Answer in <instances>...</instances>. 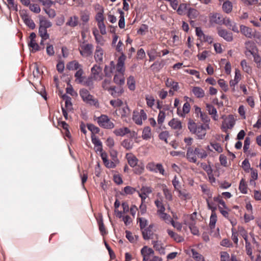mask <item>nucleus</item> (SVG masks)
Returning <instances> with one entry per match:
<instances>
[{"label":"nucleus","mask_w":261,"mask_h":261,"mask_svg":"<svg viewBox=\"0 0 261 261\" xmlns=\"http://www.w3.org/2000/svg\"><path fill=\"white\" fill-rule=\"evenodd\" d=\"M222 196L225 198H228V192H223L222 196L214 197L213 199L214 201L207 199V204L208 208L212 210V212H215V210L217 209V205H218L219 211L222 215L225 217L228 218V208L226 207L225 202L223 199Z\"/></svg>","instance_id":"f257e3e1"},{"label":"nucleus","mask_w":261,"mask_h":261,"mask_svg":"<svg viewBox=\"0 0 261 261\" xmlns=\"http://www.w3.org/2000/svg\"><path fill=\"white\" fill-rule=\"evenodd\" d=\"M188 127L190 132L195 134L199 139H203L205 136L206 130L210 129L208 123L197 125L196 123L192 120L189 121Z\"/></svg>","instance_id":"f03ea898"},{"label":"nucleus","mask_w":261,"mask_h":261,"mask_svg":"<svg viewBox=\"0 0 261 261\" xmlns=\"http://www.w3.org/2000/svg\"><path fill=\"white\" fill-rule=\"evenodd\" d=\"M80 95L83 100L87 104L92 106H94L96 108L99 107L98 99L94 98L93 95H91L89 91H88L87 89H81L80 91Z\"/></svg>","instance_id":"7ed1b4c3"},{"label":"nucleus","mask_w":261,"mask_h":261,"mask_svg":"<svg viewBox=\"0 0 261 261\" xmlns=\"http://www.w3.org/2000/svg\"><path fill=\"white\" fill-rule=\"evenodd\" d=\"M79 50L80 55L84 57H88L92 55L93 50V45L91 43H87L85 41L80 43Z\"/></svg>","instance_id":"20e7f679"},{"label":"nucleus","mask_w":261,"mask_h":261,"mask_svg":"<svg viewBox=\"0 0 261 261\" xmlns=\"http://www.w3.org/2000/svg\"><path fill=\"white\" fill-rule=\"evenodd\" d=\"M97 119L98 125L101 127L106 129H112L115 126L114 123L106 115H101Z\"/></svg>","instance_id":"39448f33"},{"label":"nucleus","mask_w":261,"mask_h":261,"mask_svg":"<svg viewBox=\"0 0 261 261\" xmlns=\"http://www.w3.org/2000/svg\"><path fill=\"white\" fill-rule=\"evenodd\" d=\"M91 78L94 81H100L103 78V74L102 73V68L100 65L97 64L94 65L91 69Z\"/></svg>","instance_id":"423d86ee"},{"label":"nucleus","mask_w":261,"mask_h":261,"mask_svg":"<svg viewBox=\"0 0 261 261\" xmlns=\"http://www.w3.org/2000/svg\"><path fill=\"white\" fill-rule=\"evenodd\" d=\"M146 119L147 115L143 110H141L139 112H134L133 120L137 124L142 125V120Z\"/></svg>","instance_id":"0eeeda50"},{"label":"nucleus","mask_w":261,"mask_h":261,"mask_svg":"<svg viewBox=\"0 0 261 261\" xmlns=\"http://www.w3.org/2000/svg\"><path fill=\"white\" fill-rule=\"evenodd\" d=\"M126 60V56L123 53L118 58L117 64L116 65V73H119L124 74L125 68L124 66V63Z\"/></svg>","instance_id":"6e6552de"},{"label":"nucleus","mask_w":261,"mask_h":261,"mask_svg":"<svg viewBox=\"0 0 261 261\" xmlns=\"http://www.w3.org/2000/svg\"><path fill=\"white\" fill-rule=\"evenodd\" d=\"M20 16L23 20L24 23L31 29L35 28V24L33 20L31 18L25 11L22 10L20 12Z\"/></svg>","instance_id":"1a4fd4ad"},{"label":"nucleus","mask_w":261,"mask_h":261,"mask_svg":"<svg viewBox=\"0 0 261 261\" xmlns=\"http://www.w3.org/2000/svg\"><path fill=\"white\" fill-rule=\"evenodd\" d=\"M152 189L150 187L142 186L140 189V191H137L139 197L141 198L142 202H145V199L148 195L151 193Z\"/></svg>","instance_id":"9d476101"},{"label":"nucleus","mask_w":261,"mask_h":261,"mask_svg":"<svg viewBox=\"0 0 261 261\" xmlns=\"http://www.w3.org/2000/svg\"><path fill=\"white\" fill-rule=\"evenodd\" d=\"M224 22V17L219 13H211L210 15V22L213 24H221Z\"/></svg>","instance_id":"9b49d317"},{"label":"nucleus","mask_w":261,"mask_h":261,"mask_svg":"<svg viewBox=\"0 0 261 261\" xmlns=\"http://www.w3.org/2000/svg\"><path fill=\"white\" fill-rule=\"evenodd\" d=\"M191 163H195L197 162V155L195 151L191 147L187 148V153L186 156Z\"/></svg>","instance_id":"f8f14e48"},{"label":"nucleus","mask_w":261,"mask_h":261,"mask_svg":"<svg viewBox=\"0 0 261 261\" xmlns=\"http://www.w3.org/2000/svg\"><path fill=\"white\" fill-rule=\"evenodd\" d=\"M141 253L143 257V261H147L150 257V255L154 254V251L152 249L145 246L141 249Z\"/></svg>","instance_id":"ddd939ff"},{"label":"nucleus","mask_w":261,"mask_h":261,"mask_svg":"<svg viewBox=\"0 0 261 261\" xmlns=\"http://www.w3.org/2000/svg\"><path fill=\"white\" fill-rule=\"evenodd\" d=\"M152 228L153 225H150L148 227L141 230L143 238L145 240H148L152 238L153 236Z\"/></svg>","instance_id":"4468645a"},{"label":"nucleus","mask_w":261,"mask_h":261,"mask_svg":"<svg viewBox=\"0 0 261 261\" xmlns=\"http://www.w3.org/2000/svg\"><path fill=\"white\" fill-rule=\"evenodd\" d=\"M101 159L105 165L109 168H114L116 167V164L113 161H110L108 159V155L106 152H101L100 154Z\"/></svg>","instance_id":"2eb2a0df"},{"label":"nucleus","mask_w":261,"mask_h":261,"mask_svg":"<svg viewBox=\"0 0 261 261\" xmlns=\"http://www.w3.org/2000/svg\"><path fill=\"white\" fill-rule=\"evenodd\" d=\"M103 50L101 47L99 46L96 47V49L94 54V58L97 63L99 64L103 61Z\"/></svg>","instance_id":"dca6fc26"},{"label":"nucleus","mask_w":261,"mask_h":261,"mask_svg":"<svg viewBox=\"0 0 261 261\" xmlns=\"http://www.w3.org/2000/svg\"><path fill=\"white\" fill-rule=\"evenodd\" d=\"M206 111L208 112L209 114L212 116V117L214 120H218V116L217 115V110L212 104L206 103Z\"/></svg>","instance_id":"f3484780"},{"label":"nucleus","mask_w":261,"mask_h":261,"mask_svg":"<svg viewBox=\"0 0 261 261\" xmlns=\"http://www.w3.org/2000/svg\"><path fill=\"white\" fill-rule=\"evenodd\" d=\"M240 31L244 36L247 38H252L253 36H254L252 29L244 25H241L240 26Z\"/></svg>","instance_id":"a211bd4d"},{"label":"nucleus","mask_w":261,"mask_h":261,"mask_svg":"<svg viewBox=\"0 0 261 261\" xmlns=\"http://www.w3.org/2000/svg\"><path fill=\"white\" fill-rule=\"evenodd\" d=\"M152 244L154 249L158 251L161 254H165V247L161 241H153L152 242Z\"/></svg>","instance_id":"6ab92c4d"},{"label":"nucleus","mask_w":261,"mask_h":261,"mask_svg":"<svg viewBox=\"0 0 261 261\" xmlns=\"http://www.w3.org/2000/svg\"><path fill=\"white\" fill-rule=\"evenodd\" d=\"M92 33L94 36L96 42L101 46L103 45L105 40L103 37L99 34L98 30L96 28L93 29Z\"/></svg>","instance_id":"aec40b11"},{"label":"nucleus","mask_w":261,"mask_h":261,"mask_svg":"<svg viewBox=\"0 0 261 261\" xmlns=\"http://www.w3.org/2000/svg\"><path fill=\"white\" fill-rule=\"evenodd\" d=\"M168 125L174 129L179 130L182 128L181 121L175 118L172 119L169 122Z\"/></svg>","instance_id":"412c9836"},{"label":"nucleus","mask_w":261,"mask_h":261,"mask_svg":"<svg viewBox=\"0 0 261 261\" xmlns=\"http://www.w3.org/2000/svg\"><path fill=\"white\" fill-rule=\"evenodd\" d=\"M130 132V130L126 127H123L115 129L113 133L117 136L123 137L126 134H128Z\"/></svg>","instance_id":"4be33fe9"},{"label":"nucleus","mask_w":261,"mask_h":261,"mask_svg":"<svg viewBox=\"0 0 261 261\" xmlns=\"http://www.w3.org/2000/svg\"><path fill=\"white\" fill-rule=\"evenodd\" d=\"M109 92L113 96L118 97L123 93V90L121 87H116L115 86H112Z\"/></svg>","instance_id":"5701e85b"},{"label":"nucleus","mask_w":261,"mask_h":261,"mask_svg":"<svg viewBox=\"0 0 261 261\" xmlns=\"http://www.w3.org/2000/svg\"><path fill=\"white\" fill-rule=\"evenodd\" d=\"M113 81L117 85H123L125 82V77L124 76V74L115 73L114 76Z\"/></svg>","instance_id":"b1692460"},{"label":"nucleus","mask_w":261,"mask_h":261,"mask_svg":"<svg viewBox=\"0 0 261 261\" xmlns=\"http://www.w3.org/2000/svg\"><path fill=\"white\" fill-rule=\"evenodd\" d=\"M82 67V65L75 60L69 62L66 65L67 69L69 70H77Z\"/></svg>","instance_id":"393cba45"},{"label":"nucleus","mask_w":261,"mask_h":261,"mask_svg":"<svg viewBox=\"0 0 261 261\" xmlns=\"http://www.w3.org/2000/svg\"><path fill=\"white\" fill-rule=\"evenodd\" d=\"M242 75L241 73V71L238 69H236L235 70V75L234 77V79L233 80L229 81V84L231 86H234L237 84L241 80Z\"/></svg>","instance_id":"a878e982"},{"label":"nucleus","mask_w":261,"mask_h":261,"mask_svg":"<svg viewBox=\"0 0 261 261\" xmlns=\"http://www.w3.org/2000/svg\"><path fill=\"white\" fill-rule=\"evenodd\" d=\"M192 92L197 98L203 97L205 94L204 91L199 87H194Z\"/></svg>","instance_id":"bb28decb"},{"label":"nucleus","mask_w":261,"mask_h":261,"mask_svg":"<svg viewBox=\"0 0 261 261\" xmlns=\"http://www.w3.org/2000/svg\"><path fill=\"white\" fill-rule=\"evenodd\" d=\"M166 86L168 87H171L174 91H177L179 89L178 83L174 82L172 79L168 78L166 81Z\"/></svg>","instance_id":"cd10ccee"},{"label":"nucleus","mask_w":261,"mask_h":261,"mask_svg":"<svg viewBox=\"0 0 261 261\" xmlns=\"http://www.w3.org/2000/svg\"><path fill=\"white\" fill-rule=\"evenodd\" d=\"M245 47L247 51L250 54H252L254 51H257V48L254 43L251 41H248L245 42Z\"/></svg>","instance_id":"c85d7f7f"},{"label":"nucleus","mask_w":261,"mask_h":261,"mask_svg":"<svg viewBox=\"0 0 261 261\" xmlns=\"http://www.w3.org/2000/svg\"><path fill=\"white\" fill-rule=\"evenodd\" d=\"M52 26V23L44 17H40L39 19V27L43 28H49Z\"/></svg>","instance_id":"c756f323"},{"label":"nucleus","mask_w":261,"mask_h":261,"mask_svg":"<svg viewBox=\"0 0 261 261\" xmlns=\"http://www.w3.org/2000/svg\"><path fill=\"white\" fill-rule=\"evenodd\" d=\"M83 73L84 71L82 67L77 70L74 74L76 82L79 84H82L84 82V77L83 76Z\"/></svg>","instance_id":"7c9ffc66"},{"label":"nucleus","mask_w":261,"mask_h":261,"mask_svg":"<svg viewBox=\"0 0 261 261\" xmlns=\"http://www.w3.org/2000/svg\"><path fill=\"white\" fill-rule=\"evenodd\" d=\"M126 158L128 161V164L132 167H135L138 163V159L133 154H126Z\"/></svg>","instance_id":"2f4dec72"},{"label":"nucleus","mask_w":261,"mask_h":261,"mask_svg":"<svg viewBox=\"0 0 261 261\" xmlns=\"http://www.w3.org/2000/svg\"><path fill=\"white\" fill-rule=\"evenodd\" d=\"M28 46L31 48L32 51L34 53L41 49V47L38 45L36 40H30L28 42Z\"/></svg>","instance_id":"473e14b6"},{"label":"nucleus","mask_w":261,"mask_h":261,"mask_svg":"<svg viewBox=\"0 0 261 261\" xmlns=\"http://www.w3.org/2000/svg\"><path fill=\"white\" fill-rule=\"evenodd\" d=\"M191 107L190 105L188 102H186L184 103L182 107V113H180L179 109H177V114L181 117H185L186 114L189 113L190 111Z\"/></svg>","instance_id":"72a5a7b5"},{"label":"nucleus","mask_w":261,"mask_h":261,"mask_svg":"<svg viewBox=\"0 0 261 261\" xmlns=\"http://www.w3.org/2000/svg\"><path fill=\"white\" fill-rule=\"evenodd\" d=\"M79 23V18L76 16H73L70 17L66 24L71 27H75L78 25Z\"/></svg>","instance_id":"f704fd0d"},{"label":"nucleus","mask_w":261,"mask_h":261,"mask_svg":"<svg viewBox=\"0 0 261 261\" xmlns=\"http://www.w3.org/2000/svg\"><path fill=\"white\" fill-rule=\"evenodd\" d=\"M115 63L114 61H111L110 64V66L106 65L104 72L106 76H111V73H112L113 70L115 68Z\"/></svg>","instance_id":"c9c22d12"},{"label":"nucleus","mask_w":261,"mask_h":261,"mask_svg":"<svg viewBox=\"0 0 261 261\" xmlns=\"http://www.w3.org/2000/svg\"><path fill=\"white\" fill-rule=\"evenodd\" d=\"M63 98L65 101V106L64 107L65 110H67L68 111H71L73 109L71 101V98L66 95H63Z\"/></svg>","instance_id":"e433bc0d"},{"label":"nucleus","mask_w":261,"mask_h":261,"mask_svg":"<svg viewBox=\"0 0 261 261\" xmlns=\"http://www.w3.org/2000/svg\"><path fill=\"white\" fill-rule=\"evenodd\" d=\"M211 147L218 153H221L223 151V148L221 145L217 143L215 140H211L210 143Z\"/></svg>","instance_id":"4c0bfd02"},{"label":"nucleus","mask_w":261,"mask_h":261,"mask_svg":"<svg viewBox=\"0 0 261 261\" xmlns=\"http://www.w3.org/2000/svg\"><path fill=\"white\" fill-rule=\"evenodd\" d=\"M167 232L168 234L177 242H181L184 240L182 237L171 230L168 229Z\"/></svg>","instance_id":"58836bf2"},{"label":"nucleus","mask_w":261,"mask_h":261,"mask_svg":"<svg viewBox=\"0 0 261 261\" xmlns=\"http://www.w3.org/2000/svg\"><path fill=\"white\" fill-rule=\"evenodd\" d=\"M196 155L201 159L206 158L207 154L205 150L202 148L196 147L194 149Z\"/></svg>","instance_id":"ea45409f"},{"label":"nucleus","mask_w":261,"mask_h":261,"mask_svg":"<svg viewBox=\"0 0 261 261\" xmlns=\"http://www.w3.org/2000/svg\"><path fill=\"white\" fill-rule=\"evenodd\" d=\"M199 14V12L194 8H190L188 10V16L191 19H195L198 17Z\"/></svg>","instance_id":"a19ab883"},{"label":"nucleus","mask_w":261,"mask_h":261,"mask_svg":"<svg viewBox=\"0 0 261 261\" xmlns=\"http://www.w3.org/2000/svg\"><path fill=\"white\" fill-rule=\"evenodd\" d=\"M39 34L43 39H47L49 37V35L47 32V29L39 27Z\"/></svg>","instance_id":"79ce46f5"},{"label":"nucleus","mask_w":261,"mask_h":261,"mask_svg":"<svg viewBox=\"0 0 261 261\" xmlns=\"http://www.w3.org/2000/svg\"><path fill=\"white\" fill-rule=\"evenodd\" d=\"M121 117H127L130 115V110L127 105L123 107L120 110Z\"/></svg>","instance_id":"37998d69"},{"label":"nucleus","mask_w":261,"mask_h":261,"mask_svg":"<svg viewBox=\"0 0 261 261\" xmlns=\"http://www.w3.org/2000/svg\"><path fill=\"white\" fill-rule=\"evenodd\" d=\"M151 136V129L149 127H146L144 128L142 132V138L144 140L150 139Z\"/></svg>","instance_id":"c03bdc74"},{"label":"nucleus","mask_w":261,"mask_h":261,"mask_svg":"<svg viewBox=\"0 0 261 261\" xmlns=\"http://www.w3.org/2000/svg\"><path fill=\"white\" fill-rule=\"evenodd\" d=\"M97 223L99 226V231L102 236H104L107 234V232L105 227V225L103 222V220L102 218H99L97 220Z\"/></svg>","instance_id":"a18cd8bd"},{"label":"nucleus","mask_w":261,"mask_h":261,"mask_svg":"<svg viewBox=\"0 0 261 261\" xmlns=\"http://www.w3.org/2000/svg\"><path fill=\"white\" fill-rule=\"evenodd\" d=\"M191 252L192 253V257L196 261H204V257L198 252L195 251L194 249H192L191 250Z\"/></svg>","instance_id":"49530a36"},{"label":"nucleus","mask_w":261,"mask_h":261,"mask_svg":"<svg viewBox=\"0 0 261 261\" xmlns=\"http://www.w3.org/2000/svg\"><path fill=\"white\" fill-rule=\"evenodd\" d=\"M121 145L126 149L130 150L133 148V143L130 140L125 139L122 142Z\"/></svg>","instance_id":"de8ad7c7"},{"label":"nucleus","mask_w":261,"mask_h":261,"mask_svg":"<svg viewBox=\"0 0 261 261\" xmlns=\"http://www.w3.org/2000/svg\"><path fill=\"white\" fill-rule=\"evenodd\" d=\"M241 65L242 67L243 70L246 73L250 74L251 73L252 69L251 68L248 64H247L246 60H244L241 61Z\"/></svg>","instance_id":"09e8293b"},{"label":"nucleus","mask_w":261,"mask_h":261,"mask_svg":"<svg viewBox=\"0 0 261 261\" xmlns=\"http://www.w3.org/2000/svg\"><path fill=\"white\" fill-rule=\"evenodd\" d=\"M127 84L130 90H134L135 89V80L133 76H129L127 79Z\"/></svg>","instance_id":"8fccbe9b"},{"label":"nucleus","mask_w":261,"mask_h":261,"mask_svg":"<svg viewBox=\"0 0 261 261\" xmlns=\"http://www.w3.org/2000/svg\"><path fill=\"white\" fill-rule=\"evenodd\" d=\"M217 216L215 212H212L211 216L210 217V227L211 229H213L215 226L216 223L217 222Z\"/></svg>","instance_id":"3c124183"},{"label":"nucleus","mask_w":261,"mask_h":261,"mask_svg":"<svg viewBox=\"0 0 261 261\" xmlns=\"http://www.w3.org/2000/svg\"><path fill=\"white\" fill-rule=\"evenodd\" d=\"M120 14V19L118 22V25L120 29H123L125 27V19H124V13L121 10H118Z\"/></svg>","instance_id":"603ef678"},{"label":"nucleus","mask_w":261,"mask_h":261,"mask_svg":"<svg viewBox=\"0 0 261 261\" xmlns=\"http://www.w3.org/2000/svg\"><path fill=\"white\" fill-rule=\"evenodd\" d=\"M110 103L114 108L121 107L123 104V101L118 98L111 100Z\"/></svg>","instance_id":"864d4df0"},{"label":"nucleus","mask_w":261,"mask_h":261,"mask_svg":"<svg viewBox=\"0 0 261 261\" xmlns=\"http://www.w3.org/2000/svg\"><path fill=\"white\" fill-rule=\"evenodd\" d=\"M159 216L161 219L164 220L166 223H171V221L172 220L170 216L164 212H161L158 213Z\"/></svg>","instance_id":"5fc2aeb1"},{"label":"nucleus","mask_w":261,"mask_h":261,"mask_svg":"<svg viewBox=\"0 0 261 261\" xmlns=\"http://www.w3.org/2000/svg\"><path fill=\"white\" fill-rule=\"evenodd\" d=\"M245 249L247 254L250 256L251 260H253L254 257L252 254V249L251 244L247 243V245H245Z\"/></svg>","instance_id":"6e6d98bb"},{"label":"nucleus","mask_w":261,"mask_h":261,"mask_svg":"<svg viewBox=\"0 0 261 261\" xmlns=\"http://www.w3.org/2000/svg\"><path fill=\"white\" fill-rule=\"evenodd\" d=\"M187 8V5L185 3H182L179 5L176 10L177 12L179 15H183Z\"/></svg>","instance_id":"4d7b16f0"},{"label":"nucleus","mask_w":261,"mask_h":261,"mask_svg":"<svg viewBox=\"0 0 261 261\" xmlns=\"http://www.w3.org/2000/svg\"><path fill=\"white\" fill-rule=\"evenodd\" d=\"M251 55L253 57L254 61L257 64V67H259L261 63V58L258 55L257 51L252 53Z\"/></svg>","instance_id":"13d9d810"},{"label":"nucleus","mask_w":261,"mask_h":261,"mask_svg":"<svg viewBox=\"0 0 261 261\" xmlns=\"http://www.w3.org/2000/svg\"><path fill=\"white\" fill-rule=\"evenodd\" d=\"M222 118L224 119L222 122L221 129L223 131L227 133L228 130V120L225 116H222Z\"/></svg>","instance_id":"bf43d9fd"},{"label":"nucleus","mask_w":261,"mask_h":261,"mask_svg":"<svg viewBox=\"0 0 261 261\" xmlns=\"http://www.w3.org/2000/svg\"><path fill=\"white\" fill-rule=\"evenodd\" d=\"M251 177L250 184H255L254 180L258 178L257 171L256 169H251Z\"/></svg>","instance_id":"052dcab7"},{"label":"nucleus","mask_w":261,"mask_h":261,"mask_svg":"<svg viewBox=\"0 0 261 261\" xmlns=\"http://www.w3.org/2000/svg\"><path fill=\"white\" fill-rule=\"evenodd\" d=\"M155 204L158 208V213H160L161 212H164L165 211V208L161 201L159 200H155Z\"/></svg>","instance_id":"680f3d73"},{"label":"nucleus","mask_w":261,"mask_h":261,"mask_svg":"<svg viewBox=\"0 0 261 261\" xmlns=\"http://www.w3.org/2000/svg\"><path fill=\"white\" fill-rule=\"evenodd\" d=\"M138 222L139 223L141 230L145 228L147 225V221L145 218H139L138 219Z\"/></svg>","instance_id":"e2e57ef3"},{"label":"nucleus","mask_w":261,"mask_h":261,"mask_svg":"<svg viewBox=\"0 0 261 261\" xmlns=\"http://www.w3.org/2000/svg\"><path fill=\"white\" fill-rule=\"evenodd\" d=\"M146 103L149 107L151 108L154 104V98L152 96L146 95L145 97Z\"/></svg>","instance_id":"0e129e2a"},{"label":"nucleus","mask_w":261,"mask_h":261,"mask_svg":"<svg viewBox=\"0 0 261 261\" xmlns=\"http://www.w3.org/2000/svg\"><path fill=\"white\" fill-rule=\"evenodd\" d=\"M29 9L31 11L35 13H39L41 11L39 6L36 4H31L29 6Z\"/></svg>","instance_id":"69168bd1"},{"label":"nucleus","mask_w":261,"mask_h":261,"mask_svg":"<svg viewBox=\"0 0 261 261\" xmlns=\"http://www.w3.org/2000/svg\"><path fill=\"white\" fill-rule=\"evenodd\" d=\"M163 193L166 199L171 201L172 200V195L170 191L165 187L163 189Z\"/></svg>","instance_id":"338daca9"},{"label":"nucleus","mask_w":261,"mask_h":261,"mask_svg":"<svg viewBox=\"0 0 261 261\" xmlns=\"http://www.w3.org/2000/svg\"><path fill=\"white\" fill-rule=\"evenodd\" d=\"M110 84L111 80L110 79H105L102 83V87L104 89L109 91L111 88L112 87L110 86Z\"/></svg>","instance_id":"774afa93"}]
</instances>
